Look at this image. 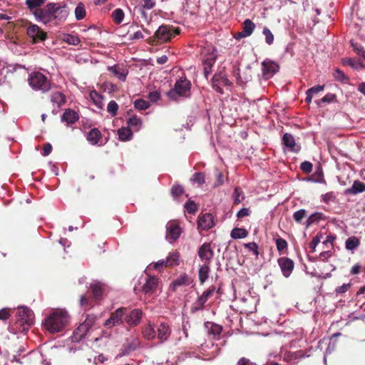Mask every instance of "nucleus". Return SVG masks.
Wrapping results in <instances>:
<instances>
[{
	"instance_id": "f257e3e1",
	"label": "nucleus",
	"mask_w": 365,
	"mask_h": 365,
	"mask_svg": "<svg viewBox=\"0 0 365 365\" xmlns=\"http://www.w3.org/2000/svg\"><path fill=\"white\" fill-rule=\"evenodd\" d=\"M70 316L63 309H56L45 318L43 324L51 333L61 331L69 323Z\"/></svg>"
},
{
	"instance_id": "f03ea898",
	"label": "nucleus",
	"mask_w": 365,
	"mask_h": 365,
	"mask_svg": "<svg viewBox=\"0 0 365 365\" xmlns=\"http://www.w3.org/2000/svg\"><path fill=\"white\" fill-rule=\"evenodd\" d=\"M34 323V314L31 309L26 307L18 308L16 322L9 327V331L14 334L26 333Z\"/></svg>"
},
{
	"instance_id": "7ed1b4c3",
	"label": "nucleus",
	"mask_w": 365,
	"mask_h": 365,
	"mask_svg": "<svg viewBox=\"0 0 365 365\" xmlns=\"http://www.w3.org/2000/svg\"><path fill=\"white\" fill-rule=\"evenodd\" d=\"M97 317L94 314H88L86 318L73 331L71 336L72 341L78 342L84 338L96 326Z\"/></svg>"
},
{
	"instance_id": "20e7f679",
	"label": "nucleus",
	"mask_w": 365,
	"mask_h": 365,
	"mask_svg": "<svg viewBox=\"0 0 365 365\" xmlns=\"http://www.w3.org/2000/svg\"><path fill=\"white\" fill-rule=\"evenodd\" d=\"M28 83L30 87L36 91L46 93L51 89V82L48 78L40 72H33L29 74Z\"/></svg>"
},
{
	"instance_id": "39448f33",
	"label": "nucleus",
	"mask_w": 365,
	"mask_h": 365,
	"mask_svg": "<svg viewBox=\"0 0 365 365\" xmlns=\"http://www.w3.org/2000/svg\"><path fill=\"white\" fill-rule=\"evenodd\" d=\"M158 285L157 277L147 275L140 279L138 285L134 287V291L136 294L143 292L145 295H150L157 292Z\"/></svg>"
},
{
	"instance_id": "423d86ee",
	"label": "nucleus",
	"mask_w": 365,
	"mask_h": 365,
	"mask_svg": "<svg viewBox=\"0 0 365 365\" xmlns=\"http://www.w3.org/2000/svg\"><path fill=\"white\" fill-rule=\"evenodd\" d=\"M190 82L186 78H180L174 86V88L170 90L167 95L171 100L177 101L179 97H188L190 94Z\"/></svg>"
},
{
	"instance_id": "0eeeda50",
	"label": "nucleus",
	"mask_w": 365,
	"mask_h": 365,
	"mask_svg": "<svg viewBox=\"0 0 365 365\" xmlns=\"http://www.w3.org/2000/svg\"><path fill=\"white\" fill-rule=\"evenodd\" d=\"M54 6V2H49L43 9H35L32 14L37 21L42 23L44 25H48L53 23Z\"/></svg>"
},
{
	"instance_id": "6e6552de",
	"label": "nucleus",
	"mask_w": 365,
	"mask_h": 365,
	"mask_svg": "<svg viewBox=\"0 0 365 365\" xmlns=\"http://www.w3.org/2000/svg\"><path fill=\"white\" fill-rule=\"evenodd\" d=\"M53 10V22L56 25L64 22L70 14V9L64 2L55 3Z\"/></svg>"
},
{
	"instance_id": "1a4fd4ad",
	"label": "nucleus",
	"mask_w": 365,
	"mask_h": 365,
	"mask_svg": "<svg viewBox=\"0 0 365 365\" xmlns=\"http://www.w3.org/2000/svg\"><path fill=\"white\" fill-rule=\"evenodd\" d=\"M217 49L214 47H212L210 50H208L207 53L205 55L203 58V71L206 78H207L209 75L211 73L212 68L217 59Z\"/></svg>"
},
{
	"instance_id": "9d476101",
	"label": "nucleus",
	"mask_w": 365,
	"mask_h": 365,
	"mask_svg": "<svg viewBox=\"0 0 365 365\" xmlns=\"http://www.w3.org/2000/svg\"><path fill=\"white\" fill-rule=\"evenodd\" d=\"M127 311L126 308L120 307L112 312L110 317L105 322L104 326L108 328H112L123 324V318Z\"/></svg>"
},
{
	"instance_id": "9b49d317",
	"label": "nucleus",
	"mask_w": 365,
	"mask_h": 365,
	"mask_svg": "<svg viewBox=\"0 0 365 365\" xmlns=\"http://www.w3.org/2000/svg\"><path fill=\"white\" fill-rule=\"evenodd\" d=\"M231 84V82L227 79L225 73L222 71L218 73H215L212 79V88L218 93H222V86H228Z\"/></svg>"
},
{
	"instance_id": "f8f14e48",
	"label": "nucleus",
	"mask_w": 365,
	"mask_h": 365,
	"mask_svg": "<svg viewBox=\"0 0 365 365\" xmlns=\"http://www.w3.org/2000/svg\"><path fill=\"white\" fill-rule=\"evenodd\" d=\"M27 35L34 43L43 41L46 38V34L36 24H31L26 30Z\"/></svg>"
},
{
	"instance_id": "ddd939ff",
	"label": "nucleus",
	"mask_w": 365,
	"mask_h": 365,
	"mask_svg": "<svg viewBox=\"0 0 365 365\" xmlns=\"http://www.w3.org/2000/svg\"><path fill=\"white\" fill-rule=\"evenodd\" d=\"M173 36V29L168 25H161L155 33V37L160 41H168Z\"/></svg>"
},
{
	"instance_id": "4468645a",
	"label": "nucleus",
	"mask_w": 365,
	"mask_h": 365,
	"mask_svg": "<svg viewBox=\"0 0 365 365\" xmlns=\"http://www.w3.org/2000/svg\"><path fill=\"white\" fill-rule=\"evenodd\" d=\"M283 276L289 277L294 269V262L288 257H280L277 260Z\"/></svg>"
},
{
	"instance_id": "2eb2a0df",
	"label": "nucleus",
	"mask_w": 365,
	"mask_h": 365,
	"mask_svg": "<svg viewBox=\"0 0 365 365\" xmlns=\"http://www.w3.org/2000/svg\"><path fill=\"white\" fill-rule=\"evenodd\" d=\"M166 239L171 243L179 238L181 229L178 224L174 222H169L166 225Z\"/></svg>"
},
{
	"instance_id": "dca6fc26",
	"label": "nucleus",
	"mask_w": 365,
	"mask_h": 365,
	"mask_svg": "<svg viewBox=\"0 0 365 365\" xmlns=\"http://www.w3.org/2000/svg\"><path fill=\"white\" fill-rule=\"evenodd\" d=\"M200 259L204 263H210L214 256L213 250L209 243L202 244L197 252Z\"/></svg>"
},
{
	"instance_id": "f3484780",
	"label": "nucleus",
	"mask_w": 365,
	"mask_h": 365,
	"mask_svg": "<svg viewBox=\"0 0 365 365\" xmlns=\"http://www.w3.org/2000/svg\"><path fill=\"white\" fill-rule=\"evenodd\" d=\"M157 338L161 344L167 341L171 335V329L165 322H161L157 328Z\"/></svg>"
},
{
	"instance_id": "a211bd4d",
	"label": "nucleus",
	"mask_w": 365,
	"mask_h": 365,
	"mask_svg": "<svg viewBox=\"0 0 365 365\" xmlns=\"http://www.w3.org/2000/svg\"><path fill=\"white\" fill-rule=\"evenodd\" d=\"M262 75L268 79L271 78L275 73L278 71V65L271 61H264L262 63Z\"/></svg>"
},
{
	"instance_id": "6ab92c4d",
	"label": "nucleus",
	"mask_w": 365,
	"mask_h": 365,
	"mask_svg": "<svg viewBox=\"0 0 365 365\" xmlns=\"http://www.w3.org/2000/svg\"><path fill=\"white\" fill-rule=\"evenodd\" d=\"M124 317L125 321L128 324L131 326H136L140 322L142 318V312L139 309H133L129 313H127L126 311Z\"/></svg>"
},
{
	"instance_id": "aec40b11",
	"label": "nucleus",
	"mask_w": 365,
	"mask_h": 365,
	"mask_svg": "<svg viewBox=\"0 0 365 365\" xmlns=\"http://www.w3.org/2000/svg\"><path fill=\"white\" fill-rule=\"evenodd\" d=\"M255 29V24L249 19H247L243 22V27L242 31L237 33L235 38L239 39L250 36Z\"/></svg>"
},
{
	"instance_id": "412c9836",
	"label": "nucleus",
	"mask_w": 365,
	"mask_h": 365,
	"mask_svg": "<svg viewBox=\"0 0 365 365\" xmlns=\"http://www.w3.org/2000/svg\"><path fill=\"white\" fill-rule=\"evenodd\" d=\"M282 143L289 151L297 153L300 150V147L296 145L294 136L290 133H286L284 134Z\"/></svg>"
},
{
	"instance_id": "4be33fe9",
	"label": "nucleus",
	"mask_w": 365,
	"mask_h": 365,
	"mask_svg": "<svg viewBox=\"0 0 365 365\" xmlns=\"http://www.w3.org/2000/svg\"><path fill=\"white\" fill-rule=\"evenodd\" d=\"M214 225L213 216L210 213H205L199 217L198 227L204 230L210 229Z\"/></svg>"
},
{
	"instance_id": "5701e85b",
	"label": "nucleus",
	"mask_w": 365,
	"mask_h": 365,
	"mask_svg": "<svg viewBox=\"0 0 365 365\" xmlns=\"http://www.w3.org/2000/svg\"><path fill=\"white\" fill-rule=\"evenodd\" d=\"M90 288L92 291L93 298L97 300L99 299L104 293L106 285L101 282L93 281L91 284Z\"/></svg>"
},
{
	"instance_id": "b1692460",
	"label": "nucleus",
	"mask_w": 365,
	"mask_h": 365,
	"mask_svg": "<svg viewBox=\"0 0 365 365\" xmlns=\"http://www.w3.org/2000/svg\"><path fill=\"white\" fill-rule=\"evenodd\" d=\"M365 191V183L359 181L355 180L353 182L351 187L345 190L344 193L346 195H357L359 193H361Z\"/></svg>"
},
{
	"instance_id": "393cba45",
	"label": "nucleus",
	"mask_w": 365,
	"mask_h": 365,
	"mask_svg": "<svg viewBox=\"0 0 365 365\" xmlns=\"http://www.w3.org/2000/svg\"><path fill=\"white\" fill-rule=\"evenodd\" d=\"M78 120V114L71 109L66 110L61 116V121L67 124H73Z\"/></svg>"
},
{
	"instance_id": "a878e982",
	"label": "nucleus",
	"mask_w": 365,
	"mask_h": 365,
	"mask_svg": "<svg viewBox=\"0 0 365 365\" xmlns=\"http://www.w3.org/2000/svg\"><path fill=\"white\" fill-rule=\"evenodd\" d=\"M101 133L97 128H92L86 134V139L91 145H100L99 141L101 139Z\"/></svg>"
},
{
	"instance_id": "bb28decb",
	"label": "nucleus",
	"mask_w": 365,
	"mask_h": 365,
	"mask_svg": "<svg viewBox=\"0 0 365 365\" xmlns=\"http://www.w3.org/2000/svg\"><path fill=\"white\" fill-rule=\"evenodd\" d=\"M209 264L210 263H203L199 266L198 277L199 281L201 284L205 283V282L208 279L210 271Z\"/></svg>"
},
{
	"instance_id": "cd10ccee",
	"label": "nucleus",
	"mask_w": 365,
	"mask_h": 365,
	"mask_svg": "<svg viewBox=\"0 0 365 365\" xmlns=\"http://www.w3.org/2000/svg\"><path fill=\"white\" fill-rule=\"evenodd\" d=\"M108 71L112 72L120 81H125L128 75V71L120 66H109Z\"/></svg>"
},
{
	"instance_id": "c85d7f7f",
	"label": "nucleus",
	"mask_w": 365,
	"mask_h": 365,
	"mask_svg": "<svg viewBox=\"0 0 365 365\" xmlns=\"http://www.w3.org/2000/svg\"><path fill=\"white\" fill-rule=\"evenodd\" d=\"M142 334L145 339L152 340L156 337L157 332L155 327L153 324H149L143 328Z\"/></svg>"
},
{
	"instance_id": "c756f323",
	"label": "nucleus",
	"mask_w": 365,
	"mask_h": 365,
	"mask_svg": "<svg viewBox=\"0 0 365 365\" xmlns=\"http://www.w3.org/2000/svg\"><path fill=\"white\" fill-rule=\"evenodd\" d=\"M180 263V253L173 252L170 253L165 259V267H173L178 265Z\"/></svg>"
},
{
	"instance_id": "7c9ffc66",
	"label": "nucleus",
	"mask_w": 365,
	"mask_h": 365,
	"mask_svg": "<svg viewBox=\"0 0 365 365\" xmlns=\"http://www.w3.org/2000/svg\"><path fill=\"white\" fill-rule=\"evenodd\" d=\"M360 245V240L358 237L352 236L345 242V248L352 252Z\"/></svg>"
},
{
	"instance_id": "2f4dec72",
	"label": "nucleus",
	"mask_w": 365,
	"mask_h": 365,
	"mask_svg": "<svg viewBox=\"0 0 365 365\" xmlns=\"http://www.w3.org/2000/svg\"><path fill=\"white\" fill-rule=\"evenodd\" d=\"M190 284V278L186 274L180 275L173 282V286L174 287V289L182 285H189Z\"/></svg>"
},
{
	"instance_id": "473e14b6",
	"label": "nucleus",
	"mask_w": 365,
	"mask_h": 365,
	"mask_svg": "<svg viewBox=\"0 0 365 365\" xmlns=\"http://www.w3.org/2000/svg\"><path fill=\"white\" fill-rule=\"evenodd\" d=\"M343 64L349 65L354 69H361L364 68V63L359 59H353V58H344L342 60Z\"/></svg>"
},
{
	"instance_id": "72a5a7b5",
	"label": "nucleus",
	"mask_w": 365,
	"mask_h": 365,
	"mask_svg": "<svg viewBox=\"0 0 365 365\" xmlns=\"http://www.w3.org/2000/svg\"><path fill=\"white\" fill-rule=\"evenodd\" d=\"M118 134L121 141H128L132 138L133 133L128 128H121L118 129Z\"/></svg>"
},
{
	"instance_id": "f704fd0d",
	"label": "nucleus",
	"mask_w": 365,
	"mask_h": 365,
	"mask_svg": "<svg viewBox=\"0 0 365 365\" xmlns=\"http://www.w3.org/2000/svg\"><path fill=\"white\" fill-rule=\"evenodd\" d=\"M207 299L202 295L200 296L197 300L192 304L191 307V312L195 313L197 311L202 310L207 302Z\"/></svg>"
},
{
	"instance_id": "c9c22d12",
	"label": "nucleus",
	"mask_w": 365,
	"mask_h": 365,
	"mask_svg": "<svg viewBox=\"0 0 365 365\" xmlns=\"http://www.w3.org/2000/svg\"><path fill=\"white\" fill-rule=\"evenodd\" d=\"M62 40L64 42H66L70 45H73V46H76V45L79 44V43L81 42V40L77 35L69 34H63Z\"/></svg>"
},
{
	"instance_id": "e433bc0d",
	"label": "nucleus",
	"mask_w": 365,
	"mask_h": 365,
	"mask_svg": "<svg viewBox=\"0 0 365 365\" xmlns=\"http://www.w3.org/2000/svg\"><path fill=\"white\" fill-rule=\"evenodd\" d=\"M247 235V231L245 229L241 227L234 228L230 233V236L232 239H243L245 238Z\"/></svg>"
},
{
	"instance_id": "4c0bfd02",
	"label": "nucleus",
	"mask_w": 365,
	"mask_h": 365,
	"mask_svg": "<svg viewBox=\"0 0 365 365\" xmlns=\"http://www.w3.org/2000/svg\"><path fill=\"white\" fill-rule=\"evenodd\" d=\"M75 17L77 20H82L85 18L86 11L84 4L82 2H79L74 11Z\"/></svg>"
},
{
	"instance_id": "58836bf2",
	"label": "nucleus",
	"mask_w": 365,
	"mask_h": 365,
	"mask_svg": "<svg viewBox=\"0 0 365 365\" xmlns=\"http://www.w3.org/2000/svg\"><path fill=\"white\" fill-rule=\"evenodd\" d=\"M47 0H26V4L32 12L37 9H40Z\"/></svg>"
},
{
	"instance_id": "ea45409f",
	"label": "nucleus",
	"mask_w": 365,
	"mask_h": 365,
	"mask_svg": "<svg viewBox=\"0 0 365 365\" xmlns=\"http://www.w3.org/2000/svg\"><path fill=\"white\" fill-rule=\"evenodd\" d=\"M334 78L336 81H340L343 83H347L349 78L340 69L336 68L334 73Z\"/></svg>"
},
{
	"instance_id": "a19ab883",
	"label": "nucleus",
	"mask_w": 365,
	"mask_h": 365,
	"mask_svg": "<svg viewBox=\"0 0 365 365\" xmlns=\"http://www.w3.org/2000/svg\"><path fill=\"white\" fill-rule=\"evenodd\" d=\"M124 16V12L121 9H116L112 13V18L117 24H120L123 21Z\"/></svg>"
},
{
	"instance_id": "79ce46f5",
	"label": "nucleus",
	"mask_w": 365,
	"mask_h": 365,
	"mask_svg": "<svg viewBox=\"0 0 365 365\" xmlns=\"http://www.w3.org/2000/svg\"><path fill=\"white\" fill-rule=\"evenodd\" d=\"M51 100L53 103L60 106L65 103V96L60 92H56L51 95Z\"/></svg>"
},
{
	"instance_id": "37998d69",
	"label": "nucleus",
	"mask_w": 365,
	"mask_h": 365,
	"mask_svg": "<svg viewBox=\"0 0 365 365\" xmlns=\"http://www.w3.org/2000/svg\"><path fill=\"white\" fill-rule=\"evenodd\" d=\"M128 124L129 126L135 128L136 130H139L142 125V120L137 116H132L128 120Z\"/></svg>"
},
{
	"instance_id": "c03bdc74",
	"label": "nucleus",
	"mask_w": 365,
	"mask_h": 365,
	"mask_svg": "<svg viewBox=\"0 0 365 365\" xmlns=\"http://www.w3.org/2000/svg\"><path fill=\"white\" fill-rule=\"evenodd\" d=\"M233 75L236 78L237 83L239 84L240 86L244 85L247 82L250 81L251 79V76H246L244 78H242L238 69L234 71Z\"/></svg>"
},
{
	"instance_id": "a18cd8bd",
	"label": "nucleus",
	"mask_w": 365,
	"mask_h": 365,
	"mask_svg": "<svg viewBox=\"0 0 365 365\" xmlns=\"http://www.w3.org/2000/svg\"><path fill=\"white\" fill-rule=\"evenodd\" d=\"M351 46L353 48L354 51L360 56H361L364 60L365 61V51L364 50V48L358 44L357 43H355L354 41H351Z\"/></svg>"
},
{
	"instance_id": "49530a36",
	"label": "nucleus",
	"mask_w": 365,
	"mask_h": 365,
	"mask_svg": "<svg viewBox=\"0 0 365 365\" xmlns=\"http://www.w3.org/2000/svg\"><path fill=\"white\" fill-rule=\"evenodd\" d=\"M262 34L265 36V41L268 45H272L274 42V35L270 31V29L267 27H264Z\"/></svg>"
},
{
	"instance_id": "de8ad7c7",
	"label": "nucleus",
	"mask_w": 365,
	"mask_h": 365,
	"mask_svg": "<svg viewBox=\"0 0 365 365\" xmlns=\"http://www.w3.org/2000/svg\"><path fill=\"white\" fill-rule=\"evenodd\" d=\"M234 201L236 204L240 203L245 198L243 192L240 187H235L233 193Z\"/></svg>"
},
{
	"instance_id": "09e8293b",
	"label": "nucleus",
	"mask_w": 365,
	"mask_h": 365,
	"mask_svg": "<svg viewBox=\"0 0 365 365\" xmlns=\"http://www.w3.org/2000/svg\"><path fill=\"white\" fill-rule=\"evenodd\" d=\"M134 106L136 109L143 110L147 109L150 106V103L143 99H138L134 102Z\"/></svg>"
},
{
	"instance_id": "8fccbe9b",
	"label": "nucleus",
	"mask_w": 365,
	"mask_h": 365,
	"mask_svg": "<svg viewBox=\"0 0 365 365\" xmlns=\"http://www.w3.org/2000/svg\"><path fill=\"white\" fill-rule=\"evenodd\" d=\"M336 196L334 192H329L322 195L321 199L322 201L326 204H329L331 202H334L335 200Z\"/></svg>"
},
{
	"instance_id": "3c124183",
	"label": "nucleus",
	"mask_w": 365,
	"mask_h": 365,
	"mask_svg": "<svg viewBox=\"0 0 365 365\" xmlns=\"http://www.w3.org/2000/svg\"><path fill=\"white\" fill-rule=\"evenodd\" d=\"M118 109V106L117 103L114 101H110L107 106V111L114 116L117 114V111Z\"/></svg>"
},
{
	"instance_id": "603ef678",
	"label": "nucleus",
	"mask_w": 365,
	"mask_h": 365,
	"mask_svg": "<svg viewBox=\"0 0 365 365\" xmlns=\"http://www.w3.org/2000/svg\"><path fill=\"white\" fill-rule=\"evenodd\" d=\"M307 211L304 209L299 210L294 212L293 218L297 222H300L305 217Z\"/></svg>"
},
{
	"instance_id": "864d4df0",
	"label": "nucleus",
	"mask_w": 365,
	"mask_h": 365,
	"mask_svg": "<svg viewBox=\"0 0 365 365\" xmlns=\"http://www.w3.org/2000/svg\"><path fill=\"white\" fill-rule=\"evenodd\" d=\"M191 180L198 185H202L205 182L204 175L202 173H195L191 178Z\"/></svg>"
},
{
	"instance_id": "5fc2aeb1",
	"label": "nucleus",
	"mask_w": 365,
	"mask_h": 365,
	"mask_svg": "<svg viewBox=\"0 0 365 365\" xmlns=\"http://www.w3.org/2000/svg\"><path fill=\"white\" fill-rule=\"evenodd\" d=\"M91 98L93 100L96 106L100 108H102L103 103L101 101V96L98 94L96 91H92L91 93Z\"/></svg>"
},
{
	"instance_id": "6e6d98bb",
	"label": "nucleus",
	"mask_w": 365,
	"mask_h": 365,
	"mask_svg": "<svg viewBox=\"0 0 365 365\" xmlns=\"http://www.w3.org/2000/svg\"><path fill=\"white\" fill-rule=\"evenodd\" d=\"M208 325H210V333L213 335H219L221 333L222 327L217 324H212V323H207V327H208Z\"/></svg>"
},
{
	"instance_id": "4d7b16f0",
	"label": "nucleus",
	"mask_w": 365,
	"mask_h": 365,
	"mask_svg": "<svg viewBox=\"0 0 365 365\" xmlns=\"http://www.w3.org/2000/svg\"><path fill=\"white\" fill-rule=\"evenodd\" d=\"M140 6L145 9H151L155 6V0H140Z\"/></svg>"
},
{
	"instance_id": "13d9d810",
	"label": "nucleus",
	"mask_w": 365,
	"mask_h": 365,
	"mask_svg": "<svg viewBox=\"0 0 365 365\" xmlns=\"http://www.w3.org/2000/svg\"><path fill=\"white\" fill-rule=\"evenodd\" d=\"M276 246L279 252H282L287 247V242L282 238H278L276 240Z\"/></svg>"
},
{
	"instance_id": "bf43d9fd",
	"label": "nucleus",
	"mask_w": 365,
	"mask_h": 365,
	"mask_svg": "<svg viewBox=\"0 0 365 365\" xmlns=\"http://www.w3.org/2000/svg\"><path fill=\"white\" fill-rule=\"evenodd\" d=\"M313 168L312 163L309 161H304L301 163L300 168L301 170L306 173H309L312 172Z\"/></svg>"
},
{
	"instance_id": "052dcab7",
	"label": "nucleus",
	"mask_w": 365,
	"mask_h": 365,
	"mask_svg": "<svg viewBox=\"0 0 365 365\" xmlns=\"http://www.w3.org/2000/svg\"><path fill=\"white\" fill-rule=\"evenodd\" d=\"M183 192V188L180 185H175L172 187L171 194L173 197H176L180 195Z\"/></svg>"
},
{
	"instance_id": "680f3d73",
	"label": "nucleus",
	"mask_w": 365,
	"mask_h": 365,
	"mask_svg": "<svg viewBox=\"0 0 365 365\" xmlns=\"http://www.w3.org/2000/svg\"><path fill=\"white\" fill-rule=\"evenodd\" d=\"M336 341H331L330 340V342H329V344L325 351V354H324V363L327 362V356L329 354H331L335 349L336 347Z\"/></svg>"
},
{
	"instance_id": "e2e57ef3",
	"label": "nucleus",
	"mask_w": 365,
	"mask_h": 365,
	"mask_svg": "<svg viewBox=\"0 0 365 365\" xmlns=\"http://www.w3.org/2000/svg\"><path fill=\"white\" fill-rule=\"evenodd\" d=\"M185 208L189 213H194L197 210V205L193 201L189 200L185 205Z\"/></svg>"
},
{
	"instance_id": "0e129e2a",
	"label": "nucleus",
	"mask_w": 365,
	"mask_h": 365,
	"mask_svg": "<svg viewBox=\"0 0 365 365\" xmlns=\"http://www.w3.org/2000/svg\"><path fill=\"white\" fill-rule=\"evenodd\" d=\"M245 247L252 251L255 255L257 256L259 255L258 252V245L255 242H249L245 245Z\"/></svg>"
},
{
	"instance_id": "69168bd1",
	"label": "nucleus",
	"mask_w": 365,
	"mask_h": 365,
	"mask_svg": "<svg viewBox=\"0 0 365 365\" xmlns=\"http://www.w3.org/2000/svg\"><path fill=\"white\" fill-rule=\"evenodd\" d=\"M11 317L9 309L3 308L0 309V320L6 321Z\"/></svg>"
},
{
	"instance_id": "338daca9",
	"label": "nucleus",
	"mask_w": 365,
	"mask_h": 365,
	"mask_svg": "<svg viewBox=\"0 0 365 365\" xmlns=\"http://www.w3.org/2000/svg\"><path fill=\"white\" fill-rule=\"evenodd\" d=\"M160 98V94L158 91H153L149 93L148 98L152 102H157Z\"/></svg>"
},
{
	"instance_id": "774afa93",
	"label": "nucleus",
	"mask_w": 365,
	"mask_h": 365,
	"mask_svg": "<svg viewBox=\"0 0 365 365\" xmlns=\"http://www.w3.org/2000/svg\"><path fill=\"white\" fill-rule=\"evenodd\" d=\"M321 213H314L309 216L307 220V226L312 225L314 222L319 220L321 218Z\"/></svg>"
}]
</instances>
